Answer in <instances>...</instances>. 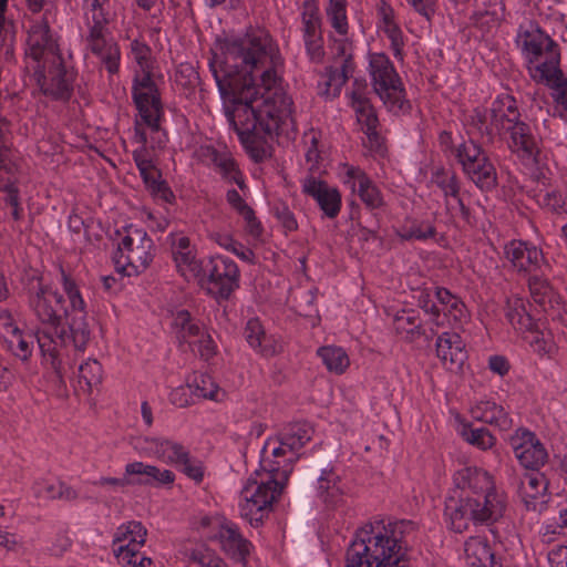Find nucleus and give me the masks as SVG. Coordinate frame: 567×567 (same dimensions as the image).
Returning a JSON list of instances; mask_svg holds the SVG:
<instances>
[{
  "label": "nucleus",
  "mask_w": 567,
  "mask_h": 567,
  "mask_svg": "<svg viewBox=\"0 0 567 567\" xmlns=\"http://www.w3.org/2000/svg\"><path fill=\"white\" fill-rule=\"evenodd\" d=\"M393 327L399 336L410 341L423 333L422 321L413 309L398 311L393 318Z\"/></svg>",
  "instance_id": "473e14b6"
},
{
  "label": "nucleus",
  "mask_w": 567,
  "mask_h": 567,
  "mask_svg": "<svg viewBox=\"0 0 567 567\" xmlns=\"http://www.w3.org/2000/svg\"><path fill=\"white\" fill-rule=\"evenodd\" d=\"M504 252L506 258L518 271L533 272L549 268V265L543 256V251L526 241L512 240L505 246Z\"/></svg>",
  "instance_id": "dca6fc26"
},
{
  "label": "nucleus",
  "mask_w": 567,
  "mask_h": 567,
  "mask_svg": "<svg viewBox=\"0 0 567 567\" xmlns=\"http://www.w3.org/2000/svg\"><path fill=\"white\" fill-rule=\"evenodd\" d=\"M28 45V55L39 63L34 68L35 71H39V69H51V66L48 65V62H51L52 64L58 63V69L55 71H66L65 68L62 66L61 58L54 52L48 22L42 20L35 22L30 28Z\"/></svg>",
  "instance_id": "ddd939ff"
},
{
  "label": "nucleus",
  "mask_w": 567,
  "mask_h": 567,
  "mask_svg": "<svg viewBox=\"0 0 567 567\" xmlns=\"http://www.w3.org/2000/svg\"><path fill=\"white\" fill-rule=\"evenodd\" d=\"M286 483L267 474L266 480L257 481L249 477L241 489L240 516L251 526L258 527L276 498L280 495Z\"/></svg>",
  "instance_id": "1a4fd4ad"
},
{
  "label": "nucleus",
  "mask_w": 567,
  "mask_h": 567,
  "mask_svg": "<svg viewBox=\"0 0 567 567\" xmlns=\"http://www.w3.org/2000/svg\"><path fill=\"white\" fill-rule=\"evenodd\" d=\"M454 484L460 494L457 498L450 497L446 501L444 511L452 530L463 533L471 524L488 525L503 517L505 496L495 489L487 472L464 467L455 473Z\"/></svg>",
  "instance_id": "f03ea898"
},
{
  "label": "nucleus",
  "mask_w": 567,
  "mask_h": 567,
  "mask_svg": "<svg viewBox=\"0 0 567 567\" xmlns=\"http://www.w3.org/2000/svg\"><path fill=\"white\" fill-rule=\"evenodd\" d=\"M456 157L462 165L463 172L474 167V164L488 158L482 146L473 140L463 142L456 147Z\"/></svg>",
  "instance_id": "a19ab883"
},
{
  "label": "nucleus",
  "mask_w": 567,
  "mask_h": 567,
  "mask_svg": "<svg viewBox=\"0 0 567 567\" xmlns=\"http://www.w3.org/2000/svg\"><path fill=\"white\" fill-rule=\"evenodd\" d=\"M313 429L307 422L290 423L285 426L275 437H270L264 445V452L274 443H281L284 446H288L293 454L303 447L312 437Z\"/></svg>",
  "instance_id": "412c9836"
},
{
  "label": "nucleus",
  "mask_w": 567,
  "mask_h": 567,
  "mask_svg": "<svg viewBox=\"0 0 567 567\" xmlns=\"http://www.w3.org/2000/svg\"><path fill=\"white\" fill-rule=\"evenodd\" d=\"M262 452L261 468L269 475L287 483L292 472L293 463L299 458L298 454L281 443H274L268 451Z\"/></svg>",
  "instance_id": "f3484780"
},
{
  "label": "nucleus",
  "mask_w": 567,
  "mask_h": 567,
  "mask_svg": "<svg viewBox=\"0 0 567 567\" xmlns=\"http://www.w3.org/2000/svg\"><path fill=\"white\" fill-rule=\"evenodd\" d=\"M347 6V0H328L326 7V14L330 25L342 37H346L349 32Z\"/></svg>",
  "instance_id": "e433bc0d"
},
{
  "label": "nucleus",
  "mask_w": 567,
  "mask_h": 567,
  "mask_svg": "<svg viewBox=\"0 0 567 567\" xmlns=\"http://www.w3.org/2000/svg\"><path fill=\"white\" fill-rule=\"evenodd\" d=\"M221 96L231 97L234 111L226 113L230 126L256 162L270 157L268 140L280 133L291 114L292 100L278 73H212Z\"/></svg>",
  "instance_id": "f257e3e1"
},
{
  "label": "nucleus",
  "mask_w": 567,
  "mask_h": 567,
  "mask_svg": "<svg viewBox=\"0 0 567 567\" xmlns=\"http://www.w3.org/2000/svg\"><path fill=\"white\" fill-rule=\"evenodd\" d=\"M4 329L9 334L7 338L9 350L20 360H29L34 349V340L38 341V332L35 334H24L13 324L9 315L7 316V322H4Z\"/></svg>",
  "instance_id": "393cba45"
},
{
  "label": "nucleus",
  "mask_w": 567,
  "mask_h": 567,
  "mask_svg": "<svg viewBox=\"0 0 567 567\" xmlns=\"http://www.w3.org/2000/svg\"><path fill=\"white\" fill-rule=\"evenodd\" d=\"M41 92L52 99L66 101L73 92V73H33Z\"/></svg>",
  "instance_id": "4be33fe9"
},
{
  "label": "nucleus",
  "mask_w": 567,
  "mask_h": 567,
  "mask_svg": "<svg viewBox=\"0 0 567 567\" xmlns=\"http://www.w3.org/2000/svg\"><path fill=\"white\" fill-rule=\"evenodd\" d=\"M547 485V480L543 474H530L527 476V485L524 487V493L528 497L536 498L546 492Z\"/></svg>",
  "instance_id": "052dcab7"
},
{
  "label": "nucleus",
  "mask_w": 567,
  "mask_h": 567,
  "mask_svg": "<svg viewBox=\"0 0 567 567\" xmlns=\"http://www.w3.org/2000/svg\"><path fill=\"white\" fill-rule=\"evenodd\" d=\"M153 471L148 474V486L172 485L175 481V474L169 470H159L157 466L150 465Z\"/></svg>",
  "instance_id": "69168bd1"
},
{
  "label": "nucleus",
  "mask_w": 567,
  "mask_h": 567,
  "mask_svg": "<svg viewBox=\"0 0 567 567\" xmlns=\"http://www.w3.org/2000/svg\"><path fill=\"white\" fill-rule=\"evenodd\" d=\"M189 456V452L181 444L171 440H166L164 444V456L161 457L167 464L179 466L185 464Z\"/></svg>",
  "instance_id": "603ef678"
},
{
  "label": "nucleus",
  "mask_w": 567,
  "mask_h": 567,
  "mask_svg": "<svg viewBox=\"0 0 567 567\" xmlns=\"http://www.w3.org/2000/svg\"><path fill=\"white\" fill-rule=\"evenodd\" d=\"M84 40L106 71H117L120 49L111 37L112 12L110 0H84Z\"/></svg>",
  "instance_id": "423d86ee"
},
{
  "label": "nucleus",
  "mask_w": 567,
  "mask_h": 567,
  "mask_svg": "<svg viewBox=\"0 0 567 567\" xmlns=\"http://www.w3.org/2000/svg\"><path fill=\"white\" fill-rule=\"evenodd\" d=\"M272 213L276 218L279 220L281 226L287 231H295L298 228V223L295 218L292 212L288 208V206L284 203L276 204L272 208Z\"/></svg>",
  "instance_id": "bf43d9fd"
},
{
  "label": "nucleus",
  "mask_w": 567,
  "mask_h": 567,
  "mask_svg": "<svg viewBox=\"0 0 567 567\" xmlns=\"http://www.w3.org/2000/svg\"><path fill=\"white\" fill-rule=\"evenodd\" d=\"M318 355L330 372L342 374L350 364L349 357L342 348L321 347Z\"/></svg>",
  "instance_id": "58836bf2"
},
{
  "label": "nucleus",
  "mask_w": 567,
  "mask_h": 567,
  "mask_svg": "<svg viewBox=\"0 0 567 567\" xmlns=\"http://www.w3.org/2000/svg\"><path fill=\"white\" fill-rule=\"evenodd\" d=\"M140 548L141 547H130V545H120L114 549V554L123 567H153V560L141 554Z\"/></svg>",
  "instance_id": "a18cd8bd"
},
{
  "label": "nucleus",
  "mask_w": 567,
  "mask_h": 567,
  "mask_svg": "<svg viewBox=\"0 0 567 567\" xmlns=\"http://www.w3.org/2000/svg\"><path fill=\"white\" fill-rule=\"evenodd\" d=\"M351 100L362 130L371 131L373 127H378L379 120L369 100L359 91L351 92Z\"/></svg>",
  "instance_id": "f704fd0d"
},
{
  "label": "nucleus",
  "mask_w": 567,
  "mask_h": 567,
  "mask_svg": "<svg viewBox=\"0 0 567 567\" xmlns=\"http://www.w3.org/2000/svg\"><path fill=\"white\" fill-rule=\"evenodd\" d=\"M244 334L249 346L262 355L268 357L275 353L274 348L266 344L267 337L259 319H249L246 323Z\"/></svg>",
  "instance_id": "c9c22d12"
},
{
  "label": "nucleus",
  "mask_w": 567,
  "mask_h": 567,
  "mask_svg": "<svg viewBox=\"0 0 567 567\" xmlns=\"http://www.w3.org/2000/svg\"><path fill=\"white\" fill-rule=\"evenodd\" d=\"M378 14L382 22L381 29L391 41V47L394 51V55L399 59H402V31L399 28V25L394 22L393 9L385 1H382L380 7L378 8Z\"/></svg>",
  "instance_id": "2f4dec72"
},
{
  "label": "nucleus",
  "mask_w": 567,
  "mask_h": 567,
  "mask_svg": "<svg viewBox=\"0 0 567 567\" xmlns=\"http://www.w3.org/2000/svg\"><path fill=\"white\" fill-rule=\"evenodd\" d=\"M371 75L374 92L390 111L405 112L410 109L403 83L398 73H371Z\"/></svg>",
  "instance_id": "2eb2a0df"
},
{
  "label": "nucleus",
  "mask_w": 567,
  "mask_h": 567,
  "mask_svg": "<svg viewBox=\"0 0 567 567\" xmlns=\"http://www.w3.org/2000/svg\"><path fill=\"white\" fill-rule=\"evenodd\" d=\"M436 185L443 190L445 196L457 197L460 186L454 174L446 175L443 172L435 176Z\"/></svg>",
  "instance_id": "680f3d73"
},
{
  "label": "nucleus",
  "mask_w": 567,
  "mask_h": 567,
  "mask_svg": "<svg viewBox=\"0 0 567 567\" xmlns=\"http://www.w3.org/2000/svg\"><path fill=\"white\" fill-rule=\"evenodd\" d=\"M131 54L141 71H148L153 68L152 50L146 43L137 39L133 40L131 42Z\"/></svg>",
  "instance_id": "5fc2aeb1"
},
{
  "label": "nucleus",
  "mask_w": 567,
  "mask_h": 567,
  "mask_svg": "<svg viewBox=\"0 0 567 567\" xmlns=\"http://www.w3.org/2000/svg\"><path fill=\"white\" fill-rule=\"evenodd\" d=\"M301 22L303 41L309 58L312 61H321L324 55L321 18L315 0L303 1Z\"/></svg>",
  "instance_id": "4468645a"
},
{
  "label": "nucleus",
  "mask_w": 567,
  "mask_h": 567,
  "mask_svg": "<svg viewBox=\"0 0 567 567\" xmlns=\"http://www.w3.org/2000/svg\"><path fill=\"white\" fill-rule=\"evenodd\" d=\"M303 193L311 196L328 218L338 216L341 208V195L334 187L315 177H308L302 185Z\"/></svg>",
  "instance_id": "a211bd4d"
},
{
  "label": "nucleus",
  "mask_w": 567,
  "mask_h": 567,
  "mask_svg": "<svg viewBox=\"0 0 567 567\" xmlns=\"http://www.w3.org/2000/svg\"><path fill=\"white\" fill-rule=\"evenodd\" d=\"M344 491L341 478L332 467H321L318 476V495L328 505H337Z\"/></svg>",
  "instance_id": "c756f323"
},
{
  "label": "nucleus",
  "mask_w": 567,
  "mask_h": 567,
  "mask_svg": "<svg viewBox=\"0 0 567 567\" xmlns=\"http://www.w3.org/2000/svg\"><path fill=\"white\" fill-rule=\"evenodd\" d=\"M198 281L217 299H228L239 286V269L235 261L223 256L208 257L199 265Z\"/></svg>",
  "instance_id": "9d476101"
},
{
  "label": "nucleus",
  "mask_w": 567,
  "mask_h": 567,
  "mask_svg": "<svg viewBox=\"0 0 567 567\" xmlns=\"http://www.w3.org/2000/svg\"><path fill=\"white\" fill-rule=\"evenodd\" d=\"M347 177V183L352 182V189L358 193L361 200L369 209L373 210L383 206L384 202L379 188L362 169L359 167H349Z\"/></svg>",
  "instance_id": "5701e85b"
},
{
  "label": "nucleus",
  "mask_w": 567,
  "mask_h": 567,
  "mask_svg": "<svg viewBox=\"0 0 567 567\" xmlns=\"http://www.w3.org/2000/svg\"><path fill=\"white\" fill-rule=\"evenodd\" d=\"M209 158L212 163L219 169V173L225 179L230 178V175H233L238 169L235 159L227 152H218L217 150L213 148L210 151Z\"/></svg>",
  "instance_id": "864d4df0"
},
{
  "label": "nucleus",
  "mask_w": 567,
  "mask_h": 567,
  "mask_svg": "<svg viewBox=\"0 0 567 567\" xmlns=\"http://www.w3.org/2000/svg\"><path fill=\"white\" fill-rule=\"evenodd\" d=\"M465 558L472 567H501L495 561L494 553L485 539L470 538L465 543Z\"/></svg>",
  "instance_id": "7c9ffc66"
},
{
  "label": "nucleus",
  "mask_w": 567,
  "mask_h": 567,
  "mask_svg": "<svg viewBox=\"0 0 567 567\" xmlns=\"http://www.w3.org/2000/svg\"><path fill=\"white\" fill-rule=\"evenodd\" d=\"M506 318L515 329L533 332L534 328L536 327V322L526 311L524 301L522 299H515L513 302H508L506 309Z\"/></svg>",
  "instance_id": "ea45409f"
},
{
  "label": "nucleus",
  "mask_w": 567,
  "mask_h": 567,
  "mask_svg": "<svg viewBox=\"0 0 567 567\" xmlns=\"http://www.w3.org/2000/svg\"><path fill=\"white\" fill-rule=\"evenodd\" d=\"M172 326L177 330V337L185 342L193 343L189 338L199 337L202 334V328L198 322L194 321L190 313L187 310H179L173 316Z\"/></svg>",
  "instance_id": "79ce46f5"
},
{
  "label": "nucleus",
  "mask_w": 567,
  "mask_h": 567,
  "mask_svg": "<svg viewBox=\"0 0 567 567\" xmlns=\"http://www.w3.org/2000/svg\"><path fill=\"white\" fill-rule=\"evenodd\" d=\"M178 468L189 478L199 483L204 477V467L203 463L199 460L193 458L190 455L188 456L187 462L185 464H181Z\"/></svg>",
  "instance_id": "338daca9"
},
{
  "label": "nucleus",
  "mask_w": 567,
  "mask_h": 567,
  "mask_svg": "<svg viewBox=\"0 0 567 567\" xmlns=\"http://www.w3.org/2000/svg\"><path fill=\"white\" fill-rule=\"evenodd\" d=\"M137 244L131 254H126V261L133 272L144 271L154 258V243L143 229H136Z\"/></svg>",
  "instance_id": "cd10ccee"
},
{
  "label": "nucleus",
  "mask_w": 567,
  "mask_h": 567,
  "mask_svg": "<svg viewBox=\"0 0 567 567\" xmlns=\"http://www.w3.org/2000/svg\"><path fill=\"white\" fill-rule=\"evenodd\" d=\"M473 166L464 173L481 190L489 192L497 186L496 168L489 157Z\"/></svg>",
  "instance_id": "72a5a7b5"
},
{
  "label": "nucleus",
  "mask_w": 567,
  "mask_h": 567,
  "mask_svg": "<svg viewBox=\"0 0 567 567\" xmlns=\"http://www.w3.org/2000/svg\"><path fill=\"white\" fill-rule=\"evenodd\" d=\"M318 81V94L326 100H332L340 95L342 86L349 80V73H320Z\"/></svg>",
  "instance_id": "37998d69"
},
{
  "label": "nucleus",
  "mask_w": 567,
  "mask_h": 567,
  "mask_svg": "<svg viewBox=\"0 0 567 567\" xmlns=\"http://www.w3.org/2000/svg\"><path fill=\"white\" fill-rule=\"evenodd\" d=\"M405 525H384L383 520L367 524L347 549L346 567H409L401 544Z\"/></svg>",
  "instance_id": "20e7f679"
},
{
  "label": "nucleus",
  "mask_w": 567,
  "mask_h": 567,
  "mask_svg": "<svg viewBox=\"0 0 567 567\" xmlns=\"http://www.w3.org/2000/svg\"><path fill=\"white\" fill-rule=\"evenodd\" d=\"M10 123L7 118L0 116V173L14 175L19 173L18 156L3 143L6 133L9 132Z\"/></svg>",
  "instance_id": "4c0bfd02"
},
{
  "label": "nucleus",
  "mask_w": 567,
  "mask_h": 567,
  "mask_svg": "<svg viewBox=\"0 0 567 567\" xmlns=\"http://www.w3.org/2000/svg\"><path fill=\"white\" fill-rule=\"evenodd\" d=\"M187 389L194 395L214 401H219V386L214 382L213 378L209 375L200 374L199 378H195L194 384H187Z\"/></svg>",
  "instance_id": "de8ad7c7"
},
{
  "label": "nucleus",
  "mask_w": 567,
  "mask_h": 567,
  "mask_svg": "<svg viewBox=\"0 0 567 567\" xmlns=\"http://www.w3.org/2000/svg\"><path fill=\"white\" fill-rule=\"evenodd\" d=\"M103 370L100 362L89 359L79 367L80 382H84L87 390L97 386L102 382Z\"/></svg>",
  "instance_id": "09e8293b"
},
{
  "label": "nucleus",
  "mask_w": 567,
  "mask_h": 567,
  "mask_svg": "<svg viewBox=\"0 0 567 567\" xmlns=\"http://www.w3.org/2000/svg\"><path fill=\"white\" fill-rule=\"evenodd\" d=\"M147 190L154 198L161 199L165 203L172 204L175 200L173 190L162 178L156 181L155 184H153Z\"/></svg>",
  "instance_id": "774afa93"
},
{
  "label": "nucleus",
  "mask_w": 567,
  "mask_h": 567,
  "mask_svg": "<svg viewBox=\"0 0 567 567\" xmlns=\"http://www.w3.org/2000/svg\"><path fill=\"white\" fill-rule=\"evenodd\" d=\"M507 132L511 133L512 146L514 151L522 152L524 157L537 162L539 148L530 127L525 122L518 121L513 125H508Z\"/></svg>",
  "instance_id": "bb28decb"
},
{
  "label": "nucleus",
  "mask_w": 567,
  "mask_h": 567,
  "mask_svg": "<svg viewBox=\"0 0 567 567\" xmlns=\"http://www.w3.org/2000/svg\"><path fill=\"white\" fill-rule=\"evenodd\" d=\"M130 547H142L145 544L147 530L141 522L132 520L126 524Z\"/></svg>",
  "instance_id": "13d9d810"
},
{
  "label": "nucleus",
  "mask_w": 567,
  "mask_h": 567,
  "mask_svg": "<svg viewBox=\"0 0 567 567\" xmlns=\"http://www.w3.org/2000/svg\"><path fill=\"white\" fill-rule=\"evenodd\" d=\"M168 240L172 246V254L176 266L178 268H185L194 277H198V271L202 269L199 265L203 260H197L193 249L190 248L189 238L186 236H179L171 234Z\"/></svg>",
  "instance_id": "a878e982"
},
{
  "label": "nucleus",
  "mask_w": 567,
  "mask_h": 567,
  "mask_svg": "<svg viewBox=\"0 0 567 567\" xmlns=\"http://www.w3.org/2000/svg\"><path fill=\"white\" fill-rule=\"evenodd\" d=\"M150 471H153L150 467V464H145L143 462H132L125 465V475L128 477L130 486L140 485L147 486L150 485L148 474Z\"/></svg>",
  "instance_id": "3c124183"
},
{
  "label": "nucleus",
  "mask_w": 567,
  "mask_h": 567,
  "mask_svg": "<svg viewBox=\"0 0 567 567\" xmlns=\"http://www.w3.org/2000/svg\"><path fill=\"white\" fill-rule=\"evenodd\" d=\"M133 99L140 112L141 121L135 122L133 141L140 146H146L147 135L142 128L145 124L151 133V147H164L167 135L162 131L159 121L163 115V106L156 83L152 73H136L133 82Z\"/></svg>",
  "instance_id": "0eeeda50"
},
{
  "label": "nucleus",
  "mask_w": 567,
  "mask_h": 567,
  "mask_svg": "<svg viewBox=\"0 0 567 567\" xmlns=\"http://www.w3.org/2000/svg\"><path fill=\"white\" fill-rule=\"evenodd\" d=\"M472 413L476 420L494 425L502 431H507L513 425V421L504 408L492 401L480 402Z\"/></svg>",
  "instance_id": "c85d7f7f"
},
{
  "label": "nucleus",
  "mask_w": 567,
  "mask_h": 567,
  "mask_svg": "<svg viewBox=\"0 0 567 567\" xmlns=\"http://www.w3.org/2000/svg\"><path fill=\"white\" fill-rule=\"evenodd\" d=\"M508 443L519 464L538 472L548 460V453L536 434L526 429H517L509 437Z\"/></svg>",
  "instance_id": "9b49d317"
},
{
  "label": "nucleus",
  "mask_w": 567,
  "mask_h": 567,
  "mask_svg": "<svg viewBox=\"0 0 567 567\" xmlns=\"http://www.w3.org/2000/svg\"><path fill=\"white\" fill-rule=\"evenodd\" d=\"M417 306L424 310L425 313L431 315V321L435 326L443 324L441 320V308H439L432 300L431 292L427 289L419 290L415 296Z\"/></svg>",
  "instance_id": "4d7b16f0"
},
{
  "label": "nucleus",
  "mask_w": 567,
  "mask_h": 567,
  "mask_svg": "<svg viewBox=\"0 0 567 567\" xmlns=\"http://www.w3.org/2000/svg\"><path fill=\"white\" fill-rule=\"evenodd\" d=\"M503 111H507L508 113H516V101L514 97L509 95L498 96L492 104L491 107V117L492 122L497 121V114Z\"/></svg>",
  "instance_id": "e2e57ef3"
},
{
  "label": "nucleus",
  "mask_w": 567,
  "mask_h": 567,
  "mask_svg": "<svg viewBox=\"0 0 567 567\" xmlns=\"http://www.w3.org/2000/svg\"><path fill=\"white\" fill-rule=\"evenodd\" d=\"M542 203L554 213L561 214L567 212V198L558 192H548L544 195Z\"/></svg>",
  "instance_id": "0e129e2a"
},
{
  "label": "nucleus",
  "mask_w": 567,
  "mask_h": 567,
  "mask_svg": "<svg viewBox=\"0 0 567 567\" xmlns=\"http://www.w3.org/2000/svg\"><path fill=\"white\" fill-rule=\"evenodd\" d=\"M25 289L29 306L35 317L49 326L48 329L38 331V347L51 367L59 371L61 367L60 350L72 341L71 331H66L62 321L65 320V324L69 327L72 311L66 307L64 297L43 285L42 278L37 275H32L28 279Z\"/></svg>",
  "instance_id": "7ed1b4c3"
},
{
  "label": "nucleus",
  "mask_w": 567,
  "mask_h": 567,
  "mask_svg": "<svg viewBox=\"0 0 567 567\" xmlns=\"http://www.w3.org/2000/svg\"><path fill=\"white\" fill-rule=\"evenodd\" d=\"M436 355L443 365L451 370L457 371L462 368L466 360L465 344L455 332H443L436 339Z\"/></svg>",
  "instance_id": "aec40b11"
},
{
  "label": "nucleus",
  "mask_w": 567,
  "mask_h": 567,
  "mask_svg": "<svg viewBox=\"0 0 567 567\" xmlns=\"http://www.w3.org/2000/svg\"><path fill=\"white\" fill-rule=\"evenodd\" d=\"M219 50L224 54L225 64L236 71H276L282 65L278 48L265 32L225 39L219 41Z\"/></svg>",
  "instance_id": "39448f33"
},
{
  "label": "nucleus",
  "mask_w": 567,
  "mask_h": 567,
  "mask_svg": "<svg viewBox=\"0 0 567 567\" xmlns=\"http://www.w3.org/2000/svg\"><path fill=\"white\" fill-rule=\"evenodd\" d=\"M461 434L466 442L482 450L491 449L495 443V437L485 427H473L466 424L463 426Z\"/></svg>",
  "instance_id": "49530a36"
},
{
  "label": "nucleus",
  "mask_w": 567,
  "mask_h": 567,
  "mask_svg": "<svg viewBox=\"0 0 567 567\" xmlns=\"http://www.w3.org/2000/svg\"><path fill=\"white\" fill-rule=\"evenodd\" d=\"M217 538L221 549L231 558L243 564L247 561L252 544L241 535L235 523L229 520L224 522L218 529Z\"/></svg>",
  "instance_id": "6ab92c4d"
},
{
  "label": "nucleus",
  "mask_w": 567,
  "mask_h": 567,
  "mask_svg": "<svg viewBox=\"0 0 567 567\" xmlns=\"http://www.w3.org/2000/svg\"><path fill=\"white\" fill-rule=\"evenodd\" d=\"M516 42L529 71H561L559 44L537 24L520 27Z\"/></svg>",
  "instance_id": "6e6552de"
},
{
  "label": "nucleus",
  "mask_w": 567,
  "mask_h": 567,
  "mask_svg": "<svg viewBox=\"0 0 567 567\" xmlns=\"http://www.w3.org/2000/svg\"><path fill=\"white\" fill-rule=\"evenodd\" d=\"M62 285L68 295L72 317L69 321L72 343L76 350H84L90 340V329L85 320L84 301L74 280L61 268Z\"/></svg>",
  "instance_id": "f8f14e48"
},
{
  "label": "nucleus",
  "mask_w": 567,
  "mask_h": 567,
  "mask_svg": "<svg viewBox=\"0 0 567 567\" xmlns=\"http://www.w3.org/2000/svg\"><path fill=\"white\" fill-rule=\"evenodd\" d=\"M166 439L159 437H140L135 441L134 449L148 456H155L161 460L164 456V444Z\"/></svg>",
  "instance_id": "6e6d98bb"
},
{
  "label": "nucleus",
  "mask_w": 567,
  "mask_h": 567,
  "mask_svg": "<svg viewBox=\"0 0 567 567\" xmlns=\"http://www.w3.org/2000/svg\"><path fill=\"white\" fill-rule=\"evenodd\" d=\"M533 79L544 82L554 90V100L567 112V80L564 78V73H539V78L536 73L533 74Z\"/></svg>",
  "instance_id": "c03bdc74"
},
{
  "label": "nucleus",
  "mask_w": 567,
  "mask_h": 567,
  "mask_svg": "<svg viewBox=\"0 0 567 567\" xmlns=\"http://www.w3.org/2000/svg\"><path fill=\"white\" fill-rule=\"evenodd\" d=\"M528 288L534 302L542 307L545 312L548 310H559L563 307L561 296L546 278L538 275L530 276L528 278Z\"/></svg>",
  "instance_id": "b1692460"
},
{
  "label": "nucleus",
  "mask_w": 567,
  "mask_h": 567,
  "mask_svg": "<svg viewBox=\"0 0 567 567\" xmlns=\"http://www.w3.org/2000/svg\"><path fill=\"white\" fill-rule=\"evenodd\" d=\"M436 229L430 221L414 223L409 227H403L400 237L404 240H426L434 237Z\"/></svg>",
  "instance_id": "8fccbe9b"
}]
</instances>
